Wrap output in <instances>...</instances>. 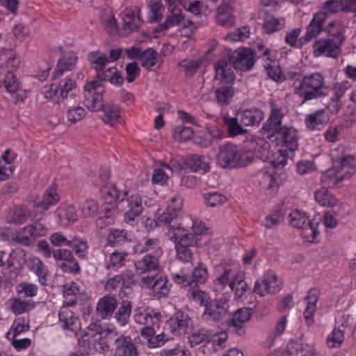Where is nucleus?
<instances>
[{
    "label": "nucleus",
    "instance_id": "1",
    "mask_svg": "<svg viewBox=\"0 0 356 356\" xmlns=\"http://www.w3.org/2000/svg\"><path fill=\"white\" fill-rule=\"evenodd\" d=\"M355 158L352 156H344L339 166H334L323 172L321 178L322 188H331L338 186L341 181L349 179L355 172L353 165Z\"/></svg>",
    "mask_w": 356,
    "mask_h": 356
},
{
    "label": "nucleus",
    "instance_id": "2",
    "mask_svg": "<svg viewBox=\"0 0 356 356\" xmlns=\"http://www.w3.org/2000/svg\"><path fill=\"white\" fill-rule=\"evenodd\" d=\"M251 161L252 158L245 151L232 143L221 145L216 157L217 164L226 169L244 167Z\"/></svg>",
    "mask_w": 356,
    "mask_h": 356
},
{
    "label": "nucleus",
    "instance_id": "3",
    "mask_svg": "<svg viewBox=\"0 0 356 356\" xmlns=\"http://www.w3.org/2000/svg\"><path fill=\"white\" fill-rule=\"evenodd\" d=\"M328 32L331 38H320L314 43V54L316 56L324 55L336 58L341 52V47L344 38L340 29L334 31L329 30Z\"/></svg>",
    "mask_w": 356,
    "mask_h": 356
},
{
    "label": "nucleus",
    "instance_id": "4",
    "mask_svg": "<svg viewBox=\"0 0 356 356\" xmlns=\"http://www.w3.org/2000/svg\"><path fill=\"white\" fill-rule=\"evenodd\" d=\"M208 278V271L207 266L204 264H199L191 273L185 274L183 272L181 274H176L174 280L178 284H183L184 286H191L192 289L197 288L200 284L204 283Z\"/></svg>",
    "mask_w": 356,
    "mask_h": 356
},
{
    "label": "nucleus",
    "instance_id": "5",
    "mask_svg": "<svg viewBox=\"0 0 356 356\" xmlns=\"http://www.w3.org/2000/svg\"><path fill=\"white\" fill-rule=\"evenodd\" d=\"M49 239L55 246L68 245L71 247L80 259H84L88 254L87 242L79 237H72L69 239L60 232H55L51 234Z\"/></svg>",
    "mask_w": 356,
    "mask_h": 356
},
{
    "label": "nucleus",
    "instance_id": "6",
    "mask_svg": "<svg viewBox=\"0 0 356 356\" xmlns=\"http://www.w3.org/2000/svg\"><path fill=\"white\" fill-rule=\"evenodd\" d=\"M100 87L101 83L98 81H92L88 82L84 88V104L88 109L98 112L103 109V93L104 90L97 91Z\"/></svg>",
    "mask_w": 356,
    "mask_h": 356
},
{
    "label": "nucleus",
    "instance_id": "7",
    "mask_svg": "<svg viewBox=\"0 0 356 356\" xmlns=\"http://www.w3.org/2000/svg\"><path fill=\"white\" fill-rule=\"evenodd\" d=\"M228 308L227 301L222 299L211 300L204 307L202 318L205 321L219 322L227 315Z\"/></svg>",
    "mask_w": 356,
    "mask_h": 356
},
{
    "label": "nucleus",
    "instance_id": "8",
    "mask_svg": "<svg viewBox=\"0 0 356 356\" xmlns=\"http://www.w3.org/2000/svg\"><path fill=\"white\" fill-rule=\"evenodd\" d=\"M229 63L236 70L242 71L250 70L254 64L252 50L248 48L235 50L229 56Z\"/></svg>",
    "mask_w": 356,
    "mask_h": 356
},
{
    "label": "nucleus",
    "instance_id": "9",
    "mask_svg": "<svg viewBox=\"0 0 356 356\" xmlns=\"http://www.w3.org/2000/svg\"><path fill=\"white\" fill-rule=\"evenodd\" d=\"M281 289V282L278 280L275 273L273 271L267 272L261 281L255 282L253 291L261 296L266 293L275 294Z\"/></svg>",
    "mask_w": 356,
    "mask_h": 356
},
{
    "label": "nucleus",
    "instance_id": "10",
    "mask_svg": "<svg viewBox=\"0 0 356 356\" xmlns=\"http://www.w3.org/2000/svg\"><path fill=\"white\" fill-rule=\"evenodd\" d=\"M172 207L166 208L165 211L157 217L159 225L162 226H179L180 218L179 217V210L181 208L182 199L181 197H173L172 199Z\"/></svg>",
    "mask_w": 356,
    "mask_h": 356
},
{
    "label": "nucleus",
    "instance_id": "11",
    "mask_svg": "<svg viewBox=\"0 0 356 356\" xmlns=\"http://www.w3.org/2000/svg\"><path fill=\"white\" fill-rule=\"evenodd\" d=\"M282 114L281 110L276 105H273L270 116L267 121L263 124L261 132L267 134V138L270 139L277 136L280 131L283 129L282 127Z\"/></svg>",
    "mask_w": 356,
    "mask_h": 356
},
{
    "label": "nucleus",
    "instance_id": "12",
    "mask_svg": "<svg viewBox=\"0 0 356 356\" xmlns=\"http://www.w3.org/2000/svg\"><path fill=\"white\" fill-rule=\"evenodd\" d=\"M168 236L175 245L195 246L197 245L199 240L195 234L179 226H171L168 229Z\"/></svg>",
    "mask_w": 356,
    "mask_h": 356
},
{
    "label": "nucleus",
    "instance_id": "13",
    "mask_svg": "<svg viewBox=\"0 0 356 356\" xmlns=\"http://www.w3.org/2000/svg\"><path fill=\"white\" fill-rule=\"evenodd\" d=\"M252 309L243 307L236 310L232 317L227 320V324L229 330L241 336L245 334L244 323L248 321L252 316Z\"/></svg>",
    "mask_w": 356,
    "mask_h": 356
},
{
    "label": "nucleus",
    "instance_id": "14",
    "mask_svg": "<svg viewBox=\"0 0 356 356\" xmlns=\"http://www.w3.org/2000/svg\"><path fill=\"white\" fill-rule=\"evenodd\" d=\"M300 76V74L298 73L293 74L292 79H296L298 81H295L292 84V88H293L294 93L302 99L301 104L307 101L318 99L326 95L325 92H315L313 88L310 87V86L304 83V82L301 81H298Z\"/></svg>",
    "mask_w": 356,
    "mask_h": 356
},
{
    "label": "nucleus",
    "instance_id": "15",
    "mask_svg": "<svg viewBox=\"0 0 356 356\" xmlns=\"http://www.w3.org/2000/svg\"><path fill=\"white\" fill-rule=\"evenodd\" d=\"M141 282L143 286L151 289L158 298L166 297L169 293L170 289L166 277H159L156 279L154 275L143 276Z\"/></svg>",
    "mask_w": 356,
    "mask_h": 356
},
{
    "label": "nucleus",
    "instance_id": "16",
    "mask_svg": "<svg viewBox=\"0 0 356 356\" xmlns=\"http://www.w3.org/2000/svg\"><path fill=\"white\" fill-rule=\"evenodd\" d=\"M328 15L325 11H319L313 15V18L307 27V31L303 36L305 42L311 41L316 38L324 29Z\"/></svg>",
    "mask_w": 356,
    "mask_h": 356
},
{
    "label": "nucleus",
    "instance_id": "17",
    "mask_svg": "<svg viewBox=\"0 0 356 356\" xmlns=\"http://www.w3.org/2000/svg\"><path fill=\"white\" fill-rule=\"evenodd\" d=\"M290 225L298 229H309L312 232L313 238L319 234L316 225L310 221L305 213L295 210L289 214Z\"/></svg>",
    "mask_w": 356,
    "mask_h": 356
},
{
    "label": "nucleus",
    "instance_id": "18",
    "mask_svg": "<svg viewBox=\"0 0 356 356\" xmlns=\"http://www.w3.org/2000/svg\"><path fill=\"white\" fill-rule=\"evenodd\" d=\"M114 356H139L138 350L129 336L120 335L115 339Z\"/></svg>",
    "mask_w": 356,
    "mask_h": 356
},
{
    "label": "nucleus",
    "instance_id": "19",
    "mask_svg": "<svg viewBox=\"0 0 356 356\" xmlns=\"http://www.w3.org/2000/svg\"><path fill=\"white\" fill-rule=\"evenodd\" d=\"M171 332L176 335L185 334L191 325V319L187 314L179 312L175 313L167 322Z\"/></svg>",
    "mask_w": 356,
    "mask_h": 356
},
{
    "label": "nucleus",
    "instance_id": "20",
    "mask_svg": "<svg viewBox=\"0 0 356 356\" xmlns=\"http://www.w3.org/2000/svg\"><path fill=\"white\" fill-rule=\"evenodd\" d=\"M238 118L243 126H258L264 119V113L256 107L238 112Z\"/></svg>",
    "mask_w": 356,
    "mask_h": 356
},
{
    "label": "nucleus",
    "instance_id": "21",
    "mask_svg": "<svg viewBox=\"0 0 356 356\" xmlns=\"http://www.w3.org/2000/svg\"><path fill=\"white\" fill-rule=\"evenodd\" d=\"M59 322L63 329L76 332L80 329V322L77 316L67 307L61 308L59 314Z\"/></svg>",
    "mask_w": 356,
    "mask_h": 356
},
{
    "label": "nucleus",
    "instance_id": "22",
    "mask_svg": "<svg viewBox=\"0 0 356 356\" xmlns=\"http://www.w3.org/2000/svg\"><path fill=\"white\" fill-rule=\"evenodd\" d=\"M275 139L280 140L282 147H286L291 152H293L298 148V138L296 130L293 128L283 127Z\"/></svg>",
    "mask_w": 356,
    "mask_h": 356
},
{
    "label": "nucleus",
    "instance_id": "23",
    "mask_svg": "<svg viewBox=\"0 0 356 356\" xmlns=\"http://www.w3.org/2000/svg\"><path fill=\"white\" fill-rule=\"evenodd\" d=\"M323 9L330 13H335L339 10L356 11V0H328L323 3Z\"/></svg>",
    "mask_w": 356,
    "mask_h": 356
},
{
    "label": "nucleus",
    "instance_id": "24",
    "mask_svg": "<svg viewBox=\"0 0 356 356\" xmlns=\"http://www.w3.org/2000/svg\"><path fill=\"white\" fill-rule=\"evenodd\" d=\"M118 305L117 299L111 296H105L99 300L97 305L98 315L103 318L111 316Z\"/></svg>",
    "mask_w": 356,
    "mask_h": 356
},
{
    "label": "nucleus",
    "instance_id": "25",
    "mask_svg": "<svg viewBox=\"0 0 356 356\" xmlns=\"http://www.w3.org/2000/svg\"><path fill=\"white\" fill-rule=\"evenodd\" d=\"M329 122V116L323 109L315 111L306 117L305 124L311 130H320Z\"/></svg>",
    "mask_w": 356,
    "mask_h": 356
},
{
    "label": "nucleus",
    "instance_id": "26",
    "mask_svg": "<svg viewBox=\"0 0 356 356\" xmlns=\"http://www.w3.org/2000/svg\"><path fill=\"white\" fill-rule=\"evenodd\" d=\"M230 2L229 0L224 1L217 9V22L225 27H230L234 24Z\"/></svg>",
    "mask_w": 356,
    "mask_h": 356
},
{
    "label": "nucleus",
    "instance_id": "27",
    "mask_svg": "<svg viewBox=\"0 0 356 356\" xmlns=\"http://www.w3.org/2000/svg\"><path fill=\"white\" fill-rule=\"evenodd\" d=\"M319 291L316 289H312L309 291L305 299L307 300V305L304 311V318L308 326L314 323V313L316 309V302L318 300Z\"/></svg>",
    "mask_w": 356,
    "mask_h": 356
},
{
    "label": "nucleus",
    "instance_id": "28",
    "mask_svg": "<svg viewBox=\"0 0 356 356\" xmlns=\"http://www.w3.org/2000/svg\"><path fill=\"white\" fill-rule=\"evenodd\" d=\"M139 13V10L136 13L131 9H126L124 10L123 13V29L125 31L131 33L138 29L142 23Z\"/></svg>",
    "mask_w": 356,
    "mask_h": 356
},
{
    "label": "nucleus",
    "instance_id": "29",
    "mask_svg": "<svg viewBox=\"0 0 356 356\" xmlns=\"http://www.w3.org/2000/svg\"><path fill=\"white\" fill-rule=\"evenodd\" d=\"M257 180L261 189L274 191L278 187L273 171L261 170L257 174Z\"/></svg>",
    "mask_w": 356,
    "mask_h": 356
},
{
    "label": "nucleus",
    "instance_id": "30",
    "mask_svg": "<svg viewBox=\"0 0 356 356\" xmlns=\"http://www.w3.org/2000/svg\"><path fill=\"white\" fill-rule=\"evenodd\" d=\"M127 202L129 210L124 214V220L127 223H131L136 217L140 216L143 210L142 200L139 197L131 196Z\"/></svg>",
    "mask_w": 356,
    "mask_h": 356
},
{
    "label": "nucleus",
    "instance_id": "31",
    "mask_svg": "<svg viewBox=\"0 0 356 356\" xmlns=\"http://www.w3.org/2000/svg\"><path fill=\"white\" fill-rule=\"evenodd\" d=\"M135 266L140 274L154 271L159 268L158 257L152 254H146L141 260L135 263Z\"/></svg>",
    "mask_w": 356,
    "mask_h": 356
},
{
    "label": "nucleus",
    "instance_id": "32",
    "mask_svg": "<svg viewBox=\"0 0 356 356\" xmlns=\"http://www.w3.org/2000/svg\"><path fill=\"white\" fill-rule=\"evenodd\" d=\"M28 267L31 271L33 272L38 277L39 282L42 285L46 286L47 284V275L48 270L41 259L38 257L30 259Z\"/></svg>",
    "mask_w": 356,
    "mask_h": 356
},
{
    "label": "nucleus",
    "instance_id": "33",
    "mask_svg": "<svg viewBox=\"0 0 356 356\" xmlns=\"http://www.w3.org/2000/svg\"><path fill=\"white\" fill-rule=\"evenodd\" d=\"M216 80L225 81L227 85H232L235 79L233 70L227 62L220 61L215 67Z\"/></svg>",
    "mask_w": 356,
    "mask_h": 356
},
{
    "label": "nucleus",
    "instance_id": "34",
    "mask_svg": "<svg viewBox=\"0 0 356 356\" xmlns=\"http://www.w3.org/2000/svg\"><path fill=\"white\" fill-rule=\"evenodd\" d=\"M76 60L77 57L73 53L60 58L52 78L54 79H58L63 74L64 72L71 70L74 67Z\"/></svg>",
    "mask_w": 356,
    "mask_h": 356
},
{
    "label": "nucleus",
    "instance_id": "35",
    "mask_svg": "<svg viewBox=\"0 0 356 356\" xmlns=\"http://www.w3.org/2000/svg\"><path fill=\"white\" fill-rule=\"evenodd\" d=\"M286 348L291 356H315L316 355L314 347L307 343L291 342Z\"/></svg>",
    "mask_w": 356,
    "mask_h": 356
},
{
    "label": "nucleus",
    "instance_id": "36",
    "mask_svg": "<svg viewBox=\"0 0 356 356\" xmlns=\"http://www.w3.org/2000/svg\"><path fill=\"white\" fill-rule=\"evenodd\" d=\"M237 274L231 268H225L220 275L216 277L213 284V289L216 292H221L227 285L231 289V283Z\"/></svg>",
    "mask_w": 356,
    "mask_h": 356
},
{
    "label": "nucleus",
    "instance_id": "37",
    "mask_svg": "<svg viewBox=\"0 0 356 356\" xmlns=\"http://www.w3.org/2000/svg\"><path fill=\"white\" fill-rule=\"evenodd\" d=\"M217 103L222 106L229 105L234 95V89L232 85H225L215 90Z\"/></svg>",
    "mask_w": 356,
    "mask_h": 356
},
{
    "label": "nucleus",
    "instance_id": "38",
    "mask_svg": "<svg viewBox=\"0 0 356 356\" xmlns=\"http://www.w3.org/2000/svg\"><path fill=\"white\" fill-rule=\"evenodd\" d=\"M188 168L192 172L202 171L203 173L210 170V165L204 161V157L193 154L186 158Z\"/></svg>",
    "mask_w": 356,
    "mask_h": 356
},
{
    "label": "nucleus",
    "instance_id": "39",
    "mask_svg": "<svg viewBox=\"0 0 356 356\" xmlns=\"http://www.w3.org/2000/svg\"><path fill=\"white\" fill-rule=\"evenodd\" d=\"M300 81L313 88L315 92H325L327 89L325 86L324 78L320 73H313L304 76Z\"/></svg>",
    "mask_w": 356,
    "mask_h": 356
},
{
    "label": "nucleus",
    "instance_id": "40",
    "mask_svg": "<svg viewBox=\"0 0 356 356\" xmlns=\"http://www.w3.org/2000/svg\"><path fill=\"white\" fill-rule=\"evenodd\" d=\"M131 309L132 306L129 301H122L120 307L115 315V318L120 326H124L128 323Z\"/></svg>",
    "mask_w": 356,
    "mask_h": 356
},
{
    "label": "nucleus",
    "instance_id": "41",
    "mask_svg": "<svg viewBox=\"0 0 356 356\" xmlns=\"http://www.w3.org/2000/svg\"><path fill=\"white\" fill-rule=\"evenodd\" d=\"M239 118H230L225 116L223 118V122L228 129V132L231 136H236L239 134H243L247 132V130L243 127V124L238 122Z\"/></svg>",
    "mask_w": 356,
    "mask_h": 356
},
{
    "label": "nucleus",
    "instance_id": "42",
    "mask_svg": "<svg viewBox=\"0 0 356 356\" xmlns=\"http://www.w3.org/2000/svg\"><path fill=\"white\" fill-rule=\"evenodd\" d=\"M35 307V303L32 300H22L20 298H15L13 300L11 310L15 314L19 315L33 309Z\"/></svg>",
    "mask_w": 356,
    "mask_h": 356
},
{
    "label": "nucleus",
    "instance_id": "43",
    "mask_svg": "<svg viewBox=\"0 0 356 356\" xmlns=\"http://www.w3.org/2000/svg\"><path fill=\"white\" fill-rule=\"evenodd\" d=\"M100 111L104 113L102 120L105 123L111 125H113L114 122H117L120 118L119 108L114 104L104 105L103 109L100 110Z\"/></svg>",
    "mask_w": 356,
    "mask_h": 356
},
{
    "label": "nucleus",
    "instance_id": "44",
    "mask_svg": "<svg viewBox=\"0 0 356 356\" xmlns=\"http://www.w3.org/2000/svg\"><path fill=\"white\" fill-rule=\"evenodd\" d=\"M158 57L159 54L153 48H148L143 52V56L140 58L141 65L150 70L156 65Z\"/></svg>",
    "mask_w": 356,
    "mask_h": 356
},
{
    "label": "nucleus",
    "instance_id": "45",
    "mask_svg": "<svg viewBox=\"0 0 356 356\" xmlns=\"http://www.w3.org/2000/svg\"><path fill=\"white\" fill-rule=\"evenodd\" d=\"M127 240V232L124 229H113L108 235V245L112 247L123 244Z\"/></svg>",
    "mask_w": 356,
    "mask_h": 356
},
{
    "label": "nucleus",
    "instance_id": "46",
    "mask_svg": "<svg viewBox=\"0 0 356 356\" xmlns=\"http://www.w3.org/2000/svg\"><path fill=\"white\" fill-rule=\"evenodd\" d=\"M314 197L316 200L323 207L334 205L337 200L335 197L327 191V188H322L316 191Z\"/></svg>",
    "mask_w": 356,
    "mask_h": 356
},
{
    "label": "nucleus",
    "instance_id": "47",
    "mask_svg": "<svg viewBox=\"0 0 356 356\" xmlns=\"http://www.w3.org/2000/svg\"><path fill=\"white\" fill-rule=\"evenodd\" d=\"M109 62L110 60L106 55H99L97 52L91 54L92 68L97 72V74L102 72Z\"/></svg>",
    "mask_w": 356,
    "mask_h": 356
},
{
    "label": "nucleus",
    "instance_id": "48",
    "mask_svg": "<svg viewBox=\"0 0 356 356\" xmlns=\"http://www.w3.org/2000/svg\"><path fill=\"white\" fill-rule=\"evenodd\" d=\"M287 157L285 149H279L274 152L269 158V163L273 168L277 169H282L286 164Z\"/></svg>",
    "mask_w": 356,
    "mask_h": 356
},
{
    "label": "nucleus",
    "instance_id": "49",
    "mask_svg": "<svg viewBox=\"0 0 356 356\" xmlns=\"http://www.w3.org/2000/svg\"><path fill=\"white\" fill-rule=\"evenodd\" d=\"M30 214L31 213L29 210L26 209V207H16L13 210V213L10 218V222L16 225H22L26 222Z\"/></svg>",
    "mask_w": 356,
    "mask_h": 356
},
{
    "label": "nucleus",
    "instance_id": "50",
    "mask_svg": "<svg viewBox=\"0 0 356 356\" xmlns=\"http://www.w3.org/2000/svg\"><path fill=\"white\" fill-rule=\"evenodd\" d=\"M204 200L208 207H216L222 205L226 202L227 198L221 193L212 192L204 195Z\"/></svg>",
    "mask_w": 356,
    "mask_h": 356
},
{
    "label": "nucleus",
    "instance_id": "51",
    "mask_svg": "<svg viewBox=\"0 0 356 356\" xmlns=\"http://www.w3.org/2000/svg\"><path fill=\"white\" fill-rule=\"evenodd\" d=\"M343 330L334 328L327 339V343L330 348L339 347L344 339Z\"/></svg>",
    "mask_w": 356,
    "mask_h": 356
},
{
    "label": "nucleus",
    "instance_id": "52",
    "mask_svg": "<svg viewBox=\"0 0 356 356\" xmlns=\"http://www.w3.org/2000/svg\"><path fill=\"white\" fill-rule=\"evenodd\" d=\"M76 88V83L71 78H65L62 79L58 86V88L60 90V96L63 99H65L69 92L74 90Z\"/></svg>",
    "mask_w": 356,
    "mask_h": 356
},
{
    "label": "nucleus",
    "instance_id": "53",
    "mask_svg": "<svg viewBox=\"0 0 356 356\" xmlns=\"http://www.w3.org/2000/svg\"><path fill=\"white\" fill-rule=\"evenodd\" d=\"M29 323L25 322L24 318L17 319L14 321L10 330L7 334V338L13 333V337H19L20 334L25 332L29 330Z\"/></svg>",
    "mask_w": 356,
    "mask_h": 356
},
{
    "label": "nucleus",
    "instance_id": "54",
    "mask_svg": "<svg viewBox=\"0 0 356 356\" xmlns=\"http://www.w3.org/2000/svg\"><path fill=\"white\" fill-rule=\"evenodd\" d=\"M17 292L18 294H24L25 298L33 297L38 293V286L32 283L21 282L17 286Z\"/></svg>",
    "mask_w": 356,
    "mask_h": 356
},
{
    "label": "nucleus",
    "instance_id": "55",
    "mask_svg": "<svg viewBox=\"0 0 356 356\" xmlns=\"http://www.w3.org/2000/svg\"><path fill=\"white\" fill-rule=\"evenodd\" d=\"M127 191H120L115 186H111L106 192V201L112 202L113 201L122 202L127 195Z\"/></svg>",
    "mask_w": 356,
    "mask_h": 356
},
{
    "label": "nucleus",
    "instance_id": "56",
    "mask_svg": "<svg viewBox=\"0 0 356 356\" xmlns=\"http://www.w3.org/2000/svg\"><path fill=\"white\" fill-rule=\"evenodd\" d=\"M102 24L109 34L113 35L118 32L117 21L112 13L104 15L102 17Z\"/></svg>",
    "mask_w": 356,
    "mask_h": 356
},
{
    "label": "nucleus",
    "instance_id": "57",
    "mask_svg": "<svg viewBox=\"0 0 356 356\" xmlns=\"http://www.w3.org/2000/svg\"><path fill=\"white\" fill-rule=\"evenodd\" d=\"M58 195L54 191V190L53 188H49L43 196L42 202L40 203V207L43 209L47 210L49 206L55 204L58 202Z\"/></svg>",
    "mask_w": 356,
    "mask_h": 356
},
{
    "label": "nucleus",
    "instance_id": "58",
    "mask_svg": "<svg viewBox=\"0 0 356 356\" xmlns=\"http://www.w3.org/2000/svg\"><path fill=\"white\" fill-rule=\"evenodd\" d=\"M202 60L197 59L196 60H184L179 63V65L186 71V76H193L200 67Z\"/></svg>",
    "mask_w": 356,
    "mask_h": 356
},
{
    "label": "nucleus",
    "instance_id": "59",
    "mask_svg": "<svg viewBox=\"0 0 356 356\" xmlns=\"http://www.w3.org/2000/svg\"><path fill=\"white\" fill-rule=\"evenodd\" d=\"M231 290L235 291L236 295L241 298L250 290L247 283L242 279H238L237 275L234 277L231 283Z\"/></svg>",
    "mask_w": 356,
    "mask_h": 356
},
{
    "label": "nucleus",
    "instance_id": "60",
    "mask_svg": "<svg viewBox=\"0 0 356 356\" xmlns=\"http://www.w3.org/2000/svg\"><path fill=\"white\" fill-rule=\"evenodd\" d=\"M86 114V110L81 106L72 107L67 112V120L72 123H75L82 120Z\"/></svg>",
    "mask_w": 356,
    "mask_h": 356
},
{
    "label": "nucleus",
    "instance_id": "61",
    "mask_svg": "<svg viewBox=\"0 0 356 356\" xmlns=\"http://www.w3.org/2000/svg\"><path fill=\"white\" fill-rule=\"evenodd\" d=\"M189 297L195 302L199 303L204 307L209 303V301L211 300L207 293L200 289H195V288L191 292Z\"/></svg>",
    "mask_w": 356,
    "mask_h": 356
},
{
    "label": "nucleus",
    "instance_id": "62",
    "mask_svg": "<svg viewBox=\"0 0 356 356\" xmlns=\"http://www.w3.org/2000/svg\"><path fill=\"white\" fill-rule=\"evenodd\" d=\"M134 318L135 322L140 325H149L153 320L152 316L143 308H137L134 310Z\"/></svg>",
    "mask_w": 356,
    "mask_h": 356
},
{
    "label": "nucleus",
    "instance_id": "63",
    "mask_svg": "<svg viewBox=\"0 0 356 356\" xmlns=\"http://www.w3.org/2000/svg\"><path fill=\"white\" fill-rule=\"evenodd\" d=\"M4 86L10 93H15L19 88L16 76L11 72H8L5 77Z\"/></svg>",
    "mask_w": 356,
    "mask_h": 356
},
{
    "label": "nucleus",
    "instance_id": "64",
    "mask_svg": "<svg viewBox=\"0 0 356 356\" xmlns=\"http://www.w3.org/2000/svg\"><path fill=\"white\" fill-rule=\"evenodd\" d=\"M284 216L281 211H275L265 218L264 226L266 229H271L283 220Z\"/></svg>",
    "mask_w": 356,
    "mask_h": 356
}]
</instances>
